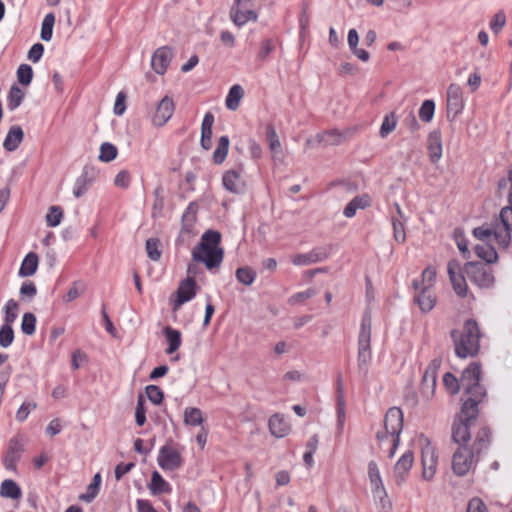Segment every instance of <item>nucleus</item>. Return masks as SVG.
Here are the masks:
<instances>
[{
  "mask_svg": "<svg viewBox=\"0 0 512 512\" xmlns=\"http://www.w3.org/2000/svg\"><path fill=\"white\" fill-rule=\"evenodd\" d=\"M480 376L481 367L477 363H471L461 376L462 388L468 397L456 419L473 425L479 414L478 405L483 403L487 396L485 387L480 384Z\"/></svg>",
  "mask_w": 512,
  "mask_h": 512,
  "instance_id": "f257e3e1",
  "label": "nucleus"
},
{
  "mask_svg": "<svg viewBox=\"0 0 512 512\" xmlns=\"http://www.w3.org/2000/svg\"><path fill=\"white\" fill-rule=\"evenodd\" d=\"M491 443V430L487 426L479 428L472 444H460L452 455V471L457 476H466L474 470L481 456Z\"/></svg>",
  "mask_w": 512,
  "mask_h": 512,
  "instance_id": "f03ea898",
  "label": "nucleus"
},
{
  "mask_svg": "<svg viewBox=\"0 0 512 512\" xmlns=\"http://www.w3.org/2000/svg\"><path fill=\"white\" fill-rule=\"evenodd\" d=\"M508 181L510 183L508 202L509 205L502 208L497 219L490 223H484L473 229L472 234L482 240L496 239L500 243H507L511 240L512 233V165L508 170Z\"/></svg>",
  "mask_w": 512,
  "mask_h": 512,
  "instance_id": "7ed1b4c3",
  "label": "nucleus"
},
{
  "mask_svg": "<svg viewBox=\"0 0 512 512\" xmlns=\"http://www.w3.org/2000/svg\"><path fill=\"white\" fill-rule=\"evenodd\" d=\"M403 429V413L398 407L390 408L384 417L382 430H378L376 438L379 448L393 458L400 442V434Z\"/></svg>",
  "mask_w": 512,
  "mask_h": 512,
  "instance_id": "20e7f679",
  "label": "nucleus"
},
{
  "mask_svg": "<svg viewBox=\"0 0 512 512\" xmlns=\"http://www.w3.org/2000/svg\"><path fill=\"white\" fill-rule=\"evenodd\" d=\"M220 242L221 234L218 231H206L201 236L200 242L192 249V259L195 262L203 263L208 270L218 268L224 258Z\"/></svg>",
  "mask_w": 512,
  "mask_h": 512,
  "instance_id": "39448f33",
  "label": "nucleus"
},
{
  "mask_svg": "<svg viewBox=\"0 0 512 512\" xmlns=\"http://www.w3.org/2000/svg\"><path fill=\"white\" fill-rule=\"evenodd\" d=\"M451 338L454 342L455 353L460 358L475 356L479 352L480 330L478 323L469 319L465 321L462 329L451 331Z\"/></svg>",
  "mask_w": 512,
  "mask_h": 512,
  "instance_id": "423d86ee",
  "label": "nucleus"
},
{
  "mask_svg": "<svg viewBox=\"0 0 512 512\" xmlns=\"http://www.w3.org/2000/svg\"><path fill=\"white\" fill-rule=\"evenodd\" d=\"M421 449V476L425 481H432L435 477L438 467L439 455L436 446L424 435L419 437Z\"/></svg>",
  "mask_w": 512,
  "mask_h": 512,
  "instance_id": "0eeeda50",
  "label": "nucleus"
},
{
  "mask_svg": "<svg viewBox=\"0 0 512 512\" xmlns=\"http://www.w3.org/2000/svg\"><path fill=\"white\" fill-rule=\"evenodd\" d=\"M371 311L366 309L361 318L360 331L358 335V360L366 363L371 359Z\"/></svg>",
  "mask_w": 512,
  "mask_h": 512,
  "instance_id": "6e6552de",
  "label": "nucleus"
},
{
  "mask_svg": "<svg viewBox=\"0 0 512 512\" xmlns=\"http://www.w3.org/2000/svg\"><path fill=\"white\" fill-rule=\"evenodd\" d=\"M229 16L238 27L244 26L248 22H256L258 19L257 12L252 8L251 0H234Z\"/></svg>",
  "mask_w": 512,
  "mask_h": 512,
  "instance_id": "1a4fd4ad",
  "label": "nucleus"
},
{
  "mask_svg": "<svg viewBox=\"0 0 512 512\" xmlns=\"http://www.w3.org/2000/svg\"><path fill=\"white\" fill-rule=\"evenodd\" d=\"M464 272L471 282L481 288L492 285L494 281L493 272L486 264L479 262H468L464 266Z\"/></svg>",
  "mask_w": 512,
  "mask_h": 512,
  "instance_id": "9d476101",
  "label": "nucleus"
},
{
  "mask_svg": "<svg viewBox=\"0 0 512 512\" xmlns=\"http://www.w3.org/2000/svg\"><path fill=\"white\" fill-rule=\"evenodd\" d=\"M157 462L163 470L174 471L182 466L183 458L176 447L165 445L159 450Z\"/></svg>",
  "mask_w": 512,
  "mask_h": 512,
  "instance_id": "9b49d317",
  "label": "nucleus"
},
{
  "mask_svg": "<svg viewBox=\"0 0 512 512\" xmlns=\"http://www.w3.org/2000/svg\"><path fill=\"white\" fill-rule=\"evenodd\" d=\"M465 106L462 88L452 83L447 88L446 95V107L448 116L452 115L455 119L460 113H462Z\"/></svg>",
  "mask_w": 512,
  "mask_h": 512,
  "instance_id": "f8f14e48",
  "label": "nucleus"
},
{
  "mask_svg": "<svg viewBox=\"0 0 512 512\" xmlns=\"http://www.w3.org/2000/svg\"><path fill=\"white\" fill-rule=\"evenodd\" d=\"M461 264L456 260H451L448 263V275L453 287V290L459 297H465L468 292L466 279L463 275Z\"/></svg>",
  "mask_w": 512,
  "mask_h": 512,
  "instance_id": "ddd939ff",
  "label": "nucleus"
},
{
  "mask_svg": "<svg viewBox=\"0 0 512 512\" xmlns=\"http://www.w3.org/2000/svg\"><path fill=\"white\" fill-rule=\"evenodd\" d=\"M197 283L194 277L188 276L182 280L176 291V299L173 302V310H178L184 303L192 300L197 293Z\"/></svg>",
  "mask_w": 512,
  "mask_h": 512,
  "instance_id": "4468645a",
  "label": "nucleus"
},
{
  "mask_svg": "<svg viewBox=\"0 0 512 512\" xmlns=\"http://www.w3.org/2000/svg\"><path fill=\"white\" fill-rule=\"evenodd\" d=\"M175 111V103L170 96L163 97L156 107L152 116V124L156 127L164 126L172 117Z\"/></svg>",
  "mask_w": 512,
  "mask_h": 512,
  "instance_id": "2eb2a0df",
  "label": "nucleus"
},
{
  "mask_svg": "<svg viewBox=\"0 0 512 512\" xmlns=\"http://www.w3.org/2000/svg\"><path fill=\"white\" fill-rule=\"evenodd\" d=\"M477 240L483 242V244H478L475 247L476 255L483 259L486 263L491 264L497 261L498 254L494 245H498L500 247H507L510 243V240L507 243H500L496 239L482 240L478 237H475Z\"/></svg>",
  "mask_w": 512,
  "mask_h": 512,
  "instance_id": "dca6fc26",
  "label": "nucleus"
},
{
  "mask_svg": "<svg viewBox=\"0 0 512 512\" xmlns=\"http://www.w3.org/2000/svg\"><path fill=\"white\" fill-rule=\"evenodd\" d=\"M23 451L24 444L21 437L15 436L9 440L8 448L3 459V464L6 469L14 470L16 468Z\"/></svg>",
  "mask_w": 512,
  "mask_h": 512,
  "instance_id": "f3484780",
  "label": "nucleus"
},
{
  "mask_svg": "<svg viewBox=\"0 0 512 512\" xmlns=\"http://www.w3.org/2000/svg\"><path fill=\"white\" fill-rule=\"evenodd\" d=\"M414 463V454L411 450L404 452L394 465V478L397 485H402Z\"/></svg>",
  "mask_w": 512,
  "mask_h": 512,
  "instance_id": "a211bd4d",
  "label": "nucleus"
},
{
  "mask_svg": "<svg viewBox=\"0 0 512 512\" xmlns=\"http://www.w3.org/2000/svg\"><path fill=\"white\" fill-rule=\"evenodd\" d=\"M222 183L226 190L231 193L238 194L245 188L243 179V169H231L226 171L222 177Z\"/></svg>",
  "mask_w": 512,
  "mask_h": 512,
  "instance_id": "6ab92c4d",
  "label": "nucleus"
},
{
  "mask_svg": "<svg viewBox=\"0 0 512 512\" xmlns=\"http://www.w3.org/2000/svg\"><path fill=\"white\" fill-rule=\"evenodd\" d=\"M438 367L439 365L436 361H432L424 371L421 382V392L427 399L432 397L434 394Z\"/></svg>",
  "mask_w": 512,
  "mask_h": 512,
  "instance_id": "aec40b11",
  "label": "nucleus"
},
{
  "mask_svg": "<svg viewBox=\"0 0 512 512\" xmlns=\"http://www.w3.org/2000/svg\"><path fill=\"white\" fill-rule=\"evenodd\" d=\"M171 59L172 52L170 48L166 46L160 47L152 55L151 66L157 74L163 75L170 64Z\"/></svg>",
  "mask_w": 512,
  "mask_h": 512,
  "instance_id": "412c9836",
  "label": "nucleus"
},
{
  "mask_svg": "<svg viewBox=\"0 0 512 512\" xmlns=\"http://www.w3.org/2000/svg\"><path fill=\"white\" fill-rule=\"evenodd\" d=\"M196 221V212L192 209V204H190L182 216V225L179 235L182 240L192 238L196 235Z\"/></svg>",
  "mask_w": 512,
  "mask_h": 512,
  "instance_id": "4be33fe9",
  "label": "nucleus"
},
{
  "mask_svg": "<svg viewBox=\"0 0 512 512\" xmlns=\"http://www.w3.org/2000/svg\"><path fill=\"white\" fill-rule=\"evenodd\" d=\"M473 426L471 423H466L464 421H461L459 419H455L453 425H452V440L455 442L458 446L460 444H469V441L471 439V432L470 428Z\"/></svg>",
  "mask_w": 512,
  "mask_h": 512,
  "instance_id": "5701e85b",
  "label": "nucleus"
},
{
  "mask_svg": "<svg viewBox=\"0 0 512 512\" xmlns=\"http://www.w3.org/2000/svg\"><path fill=\"white\" fill-rule=\"evenodd\" d=\"M428 153L432 163H437L442 157V135L439 130H434L428 135Z\"/></svg>",
  "mask_w": 512,
  "mask_h": 512,
  "instance_id": "b1692460",
  "label": "nucleus"
},
{
  "mask_svg": "<svg viewBox=\"0 0 512 512\" xmlns=\"http://www.w3.org/2000/svg\"><path fill=\"white\" fill-rule=\"evenodd\" d=\"M269 431L277 438L285 437L289 434L291 426L281 414H274L268 422Z\"/></svg>",
  "mask_w": 512,
  "mask_h": 512,
  "instance_id": "393cba45",
  "label": "nucleus"
},
{
  "mask_svg": "<svg viewBox=\"0 0 512 512\" xmlns=\"http://www.w3.org/2000/svg\"><path fill=\"white\" fill-rule=\"evenodd\" d=\"M327 258V254L321 249H314L308 253L292 256L291 262L296 266L317 263Z\"/></svg>",
  "mask_w": 512,
  "mask_h": 512,
  "instance_id": "a878e982",
  "label": "nucleus"
},
{
  "mask_svg": "<svg viewBox=\"0 0 512 512\" xmlns=\"http://www.w3.org/2000/svg\"><path fill=\"white\" fill-rule=\"evenodd\" d=\"M437 277L436 269L432 266L427 267L419 279L413 280L415 290H432Z\"/></svg>",
  "mask_w": 512,
  "mask_h": 512,
  "instance_id": "bb28decb",
  "label": "nucleus"
},
{
  "mask_svg": "<svg viewBox=\"0 0 512 512\" xmlns=\"http://www.w3.org/2000/svg\"><path fill=\"white\" fill-rule=\"evenodd\" d=\"M371 205V197L368 194H362L354 197L344 208L343 214L347 218L355 216L357 210L365 209Z\"/></svg>",
  "mask_w": 512,
  "mask_h": 512,
  "instance_id": "cd10ccee",
  "label": "nucleus"
},
{
  "mask_svg": "<svg viewBox=\"0 0 512 512\" xmlns=\"http://www.w3.org/2000/svg\"><path fill=\"white\" fill-rule=\"evenodd\" d=\"M163 334L168 344L165 352L168 355H172L180 348L182 344L181 332L177 329L167 326L164 328Z\"/></svg>",
  "mask_w": 512,
  "mask_h": 512,
  "instance_id": "c85d7f7f",
  "label": "nucleus"
},
{
  "mask_svg": "<svg viewBox=\"0 0 512 512\" xmlns=\"http://www.w3.org/2000/svg\"><path fill=\"white\" fill-rule=\"evenodd\" d=\"M415 301L422 312L431 311L436 304V296L432 290H416Z\"/></svg>",
  "mask_w": 512,
  "mask_h": 512,
  "instance_id": "c756f323",
  "label": "nucleus"
},
{
  "mask_svg": "<svg viewBox=\"0 0 512 512\" xmlns=\"http://www.w3.org/2000/svg\"><path fill=\"white\" fill-rule=\"evenodd\" d=\"M23 136H24V134H23V130L21 129V127H19V126L11 127L4 139L3 147L7 151L16 150L19 147L20 143L22 142Z\"/></svg>",
  "mask_w": 512,
  "mask_h": 512,
  "instance_id": "7c9ffc66",
  "label": "nucleus"
},
{
  "mask_svg": "<svg viewBox=\"0 0 512 512\" xmlns=\"http://www.w3.org/2000/svg\"><path fill=\"white\" fill-rule=\"evenodd\" d=\"M39 259L36 253L30 252L28 253L25 258L23 259L20 269H19V276L21 277H27L32 276L36 273L38 268Z\"/></svg>",
  "mask_w": 512,
  "mask_h": 512,
  "instance_id": "2f4dec72",
  "label": "nucleus"
},
{
  "mask_svg": "<svg viewBox=\"0 0 512 512\" xmlns=\"http://www.w3.org/2000/svg\"><path fill=\"white\" fill-rule=\"evenodd\" d=\"M148 487L153 495L171 492L170 484L157 471L152 473L151 481Z\"/></svg>",
  "mask_w": 512,
  "mask_h": 512,
  "instance_id": "473e14b6",
  "label": "nucleus"
},
{
  "mask_svg": "<svg viewBox=\"0 0 512 512\" xmlns=\"http://www.w3.org/2000/svg\"><path fill=\"white\" fill-rule=\"evenodd\" d=\"M183 422L187 426H202L205 422V416L201 409L197 407H187L184 410Z\"/></svg>",
  "mask_w": 512,
  "mask_h": 512,
  "instance_id": "72a5a7b5",
  "label": "nucleus"
},
{
  "mask_svg": "<svg viewBox=\"0 0 512 512\" xmlns=\"http://www.w3.org/2000/svg\"><path fill=\"white\" fill-rule=\"evenodd\" d=\"M347 41H348V45H349L351 51L358 59H360L363 62H367L369 60L370 54L366 50L359 49L357 47L358 41H359V36L355 29L349 30Z\"/></svg>",
  "mask_w": 512,
  "mask_h": 512,
  "instance_id": "f704fd0d",
  "label": "nucleus"
},
{
  "mask_svg": "<svg viewBox=\"0 0 512 512\" xmlns=\"http://www.w3.org/2000/svg\"><path fill=\"white\" fill-rule=\"evenodd\" d=\"M243 96V88L238 84L233 85L230 88L225 100L226 107L230 110L235 111L239 107L240 101L243 98Z\"/></svg>",
  "mask_w": 512,
  "mask_h": 512,
  "instance_id": "c9c22d12",
  "label": "nucleus"
},
{
  "mask_svg": "<svg viewBox=\"0 0 512 512\" xmlns=\"http://www.w3.org/2000/svg\"><path fill=\"white\" fill-rule=\"evenodd\" d=\"M25 98V91L20 87L13 85L7 96V108L10 111L17 109Z\"/></svg>",
  "mask_w": 512,
  "mask_h": 512,
  "instance_id": "e433bc0d",
  "label": "nucleus"
},
{
  "mask_svg": "<svg viewBox=\"0 0 512 512\" xmlns=\"http://www.w3.org/2000/svg\"><path fill=\"white\" fill-rule=\"evenodd\" d=\"M0 495L5 498L19 499L22 492L15 481L6 479L1 483Z\"/></svg>",
  "mask_w": 512,
  "mask_h": 512,
  "instance_id": "4c0bfd02",
  "label": "nucleus"
},
{
  "mask_svg": "<svg viewBox=\"0 0 512 512\" xmlns=\"http://www.w3.org/2000/svg\"><path fill=\"white\" fill-rule=\"evenodd\" d=\"M368 476L372 485L373 492L377 493L379 491H384L380 470L374 461H371L368 464Z\"/></svg>",
  "mask_w": 512,
  "mask_h": 512,
  "instance_id": "58836bf2",
  "label": "nucleus"
},
{
  "mask_svg": "<svg viewBox=\"0 0 512 512\" xmlns=\"http://www.w3.org/2000/svg\"><path fill=\"white\" fill-rule=\"evenodd\" d=\"M229 138L227 136L220 137L217 147L213 152V161L215 164H222L228 154Z\"/></svg>",
  "mask_w": 512,
  "mask_h": 512,
  "instance_id": "ea45409f",
  "label": "nucleus"
},
{
  "mask_svg": "<svg viewBox=\"0 0 512 512\" xmlns=\"http://www.w3.org/2000/svg\"><path fill=\"white\" fill-rule=\"evenodd\" d=\"M92 179L87 174L79 176L73 187V194L76 198L82 197L91 187Z\"/></svg>",
  "mask_w": 512,
  "mask_h": 512,
  "instance_id": "a19ab883",
  "label": "nucleus"
},
{
  "mask_svg": "<svg viewBox=\"0 0 512 512\" xmlns=\"http://www.w3.org/2000/svg\"><path fill=\"white\" fill-rule=\"evenodd\" d=\"M236 279L245 286H250L256 279V272L248 266L240 267L235 273Z\"/></svg>",
  "mask_w": 512,
  "mask_h": 512,
  "instance_id": "79ce46f5",
  "label": "nucleus"
},
{
  "mask_svg": "<svg viewBox=\"0 0 512 512\" xmlns=\"http://www.w3.org/2000/svg\"><path fill=\"white\" fill-rule=\"evenodd\" d=\"M55 23V16L52 13L45 15L42 25L40 37L44 41H50L53 35V27Z\"/></svg>",
  "mask_w": 512,
  "mask_h": 512,
  "instance_id": "37998d69",
  "label": "nucleus"
},
{
  "mask_svg": "<svg viewBox=\"0 0 512 512\" xmlns=\"http://www.w3.org/2000/svg\"><path fill=\"white\" fill-rule=\"evenodd\" d=\"M397 125V116L394 112L387 114L380 127L379 134L382 138H386L391 132H393Z\"/></svg>",
  "mask_w": 512,
  "mask_h": 512,
  "instance_id": "c03bdc74",
  "label": "nucleus"
},
{
  "mask_svg": "<svg viewBox=\"0 0 512 512\" xmlns=\"http://www.w3.org/2000/svg\"><path fill=\"white\" fill-rule=\"evenodd\" d=\"M101 484V475L95 474L92 482L87 487V492L80 496V499L86 502H91L98 494L99 487Z\"/></svg>",
  "mask_w": 512,
  "mask_h": 512,
  "instance_id": "a18cd8bd",
  "label": "nucleus"
},
{
  "mask_svg": "<svg viewBox=\"0 0 512 512\" xmlns=\"http://www.w3.org/2000/svg\"><path fill=\"white\" fill-rule=\"evenodd\" d=\"M118 155L117 147L109 142H105L100 147L99 160L102 162H110Z\"/></svg>",
  "mask_w": 512,
  "mask_h": 512,
  "instance_id": "49530a36",
  "label": "nucleus"
},
{
  "mask_svg": "<svg viewBox=\"0 0 512 512\" xmlns=\"http://www.w3.org/2000/svg\"><path fill=\"white\" fill-rule=\"evenodd\" d=\"M18 303L14 299L6 302L4 307V323L12 325L18 316Z\"/></svg>",
  "mask_w": 512,
  "mask_h": 512,
  "instance_id": "de8ad7c7",
  "label": "nucleus"
},
{
  "mask_svg": "<svg viewBox=\"0 0 512 512\" xmlns=\"http://www.w3.org/2000/svg\"><path fill=\"white\" fill-rule=\"evenodd\" d=\"M146 252L152 261H158L161 258L160 240L158 238H149L146 241Z\"/></svg>",
  "mask_w": 512,
  "mask_h": 512,
  "instance_id": "09e8293b",
  "label": "nucleus"
},
{
  "mask_svg": "<svg viewBox=\"0 0 512 512\" xmlns=\"http://www.w3.org/2000/svg\"><path fill=\"white\" fill-rule=\"evenodd\" d=\"M33 79V69L28 64H21L17 69V80L20 84L28 86Z\"/></svg>",
  "mask_w": 512,
  "mask_h": 512,
  "instance_id": "8fccbe9b",
  "label": "nucleus"
},
{
  "mask_svg": "<svg viewBox=\"0 0 512 512\" xmlns=\"http://www.w3.org/2000/svg\"><path fill=\"white\" fill-rule=\"evenodd\" d=\"M14 341V331L12 325L4 323L0 328V346L9 347Z\"/></svg>",
  "mask_w": 512,
  "mask_h": 512,
  "instance_id": "3c124183",
  "label": "nucleus"
},
{
  "mask_svg": "<svg viewBox=\"0 0 512 512\" xmlns=\"http://www.w3.org/2000/svg\"><path fill=\"white\" fill-rule=\"evenodd\" d=\"M435 112V103L433 100H425L420 109L419 117L423 122H430L433 119Z\"/></svg>",
  "mask_w": 512,
  "mask_h": 512,
  "instance_id": "603ef678",
  "label": "nucleus"
},
{
  "mask_svg": "<svg viewBox=\"0 0 512 512\" xmlns=\"http://www.w3.org/2000/svg\"><path fill=\"white\" fill-rule=\"evenodd\" d=\"M443 384L445 386V388L447 389V391L454 395V394H457L459 392V389H460V386H462L461 384V379L458 380L452 373L450 372H447L444 376H443Z\"/></svg>",
  "mask_w": 512,
  "mask_h": 512,
  "instance_id": "864d4df0",
  "label": "nucleus"
},
{
  "mask_svg": "<svg viewBox=\"0 0 512 512\" xmlns=\"http://www.w3.org/2000/svg\"><path fill=\"white\" fill-rule=\"evenodd\" d=\"M63 218V211L59 206H52L50 207L47 215H46V222L49 227H56L58 226Z\"/></svg>",
  "mask_w": 512,
  "mask_h": 512,
  "instance_id": "5fc2aeb1",
  "label": "nucleus"
},
{
  "mask_svg": "<svg viewBox=\"0 0 512 512\" xmlns=\"http://www.w3.org/2000/svg\"><path fill=\"white\" fill-rule=\"evenodd\" d=\"M36 329V317L32 313H25L22 317L21 330L26 335L34 334Z\"/></svg>",
  "mask_w": 512,
  "mask_h": 512,
  "instance_id": "6e6d98bb",
  "label": "nucleus"
},
{
  "mask_svg": "<svg viewBox=\"0 0 512 512\" xmlns=\"http://www.w3.org/2000/svg\"><path fill=\"white\" fill-rule=\"evenodd\" d=\"M148 399L155 405L162 403L164 399V393L162 389L156 385H148L145 388Z\"/></svg>",
  "mask_w": 512,
  "mask_h": 512,
  "instance_id": "4d7b16f0",
  "label": "nucleus"
},
{
  "mask_svg": "<svg viewBox=\"0 0 512 512\" xmlns=\"http://www.w3.org/2000/svg\"><path fill=\"white\" fill-rule=\"evenodd\" d=\"M506 25V15L504 11H498L490 21V29L493 33L498 34Z\"/></svg>",
  "mask_w": 512,
  "mask_h": 512,
  "instance_id": "13d9d810",
  "label": "nucleus"
},
{
  "mask_svg": "<svg viewBox=\"0 0 512 512\" xmlns=\"http://www.w3.org/2000/svg\"><path fill=\"white\" fill-rule=\"evenodd\" d=\"M135 421L138 426H143L146 422L145 401L142 395H140L137 400L135 409Z\"/></svg>",
  "mask_w": 512,
  "mask_h": 512,
  "instance_id": "bf43d9fd",
  "label": "nucleus"
},
{
  "mask_svg": "<svg viewBox=\"0 0 512 512\" xmlns=\"http://www.w3.org/2000/svg\"><path fill=\"white\" fill-rule=\"evenodd\" d=\"M319 143H323L324 145H333L337 144L340 139V134L336 131H326L317 135Z\"/></svg>",
  "mask_w": 512,
  "mask_h": 512,
  "instance_id": "052dcab7",
  "label": "nucleus"
},
{
  "mask_svg": "<svg viewBox=\"0 0 512 512\" xmlns=\"http://www.w3.org/2000/svg\"><path fill=\"white\" fill-rule=\"evenodd\" d=\"M266 137H267L269 148L272 152H276L277 150L280 149L281 144H280L279 137H278L274 127L268 126L266 128Z\"/></svg>",
  "mask_w": 512,
  "mask_h": 512,
  "instance_id": "680f3d73",
  "label": "nucleus"
},
{
  "mask_svg": "<svg viewBox=\"0 0 512 512\" xmlns=\"http://www.w3.org/2000/svg\"><path fill=\"white\" fill-rule=\"evenodd\" d=\"M37 294V288L34 282L25 281L20 288V297L21 299L31 300Z\"/></svg>",
  "mask_w": 512,
  "mask_h": 512,
  "instance_id": "e2e57ef3",
  "label": "nucleus"
},
{
  "mask_svg": "<svg viewBox=\"0 0 512 512\" xmlns=\"http://www.w3.org/2000/svg\"><path fill=\"white\" fill-rule=\"evenodd\" d=\"M275 45L272 39H265L261 42L257 57L259 60L264 61L269 54L274 50Z\"/></svg>",
  "mask_w": 512,
  "mask_h": 512,
  "instance_id": "0e129e2a",
  "label": "nucleus"
},
{
  "mask_svg": "<svg viewBox=\"0 0 512 512\" xmlns=\"http://www.w3.org/2000/svg\"><path fill=\"white\" fill-rule=\"evenodd\" d=\"M36 409V403H32V402H24L18 409L17 413H16V418L18 421L20 422H23L25 421L30 412L32 410Z\"/></svg>",
  "mask_w": 512,
  "mask_h": 512,
  "instance_id": "69168bd1",
  "label": "nucleus"
},
{
  "mask_svg": "<svg viewBox=\"0 0 512 512\" xmlns=\"http://www.w3.org/2000/svg\"><path fill=\"white\" fill-rule=\"evenodd\" d=\"M392 225L395 240L399 243H404L406 240V234L403 223L401 221L393 219Z\"/></svg>",
  "mask_w": 512,
  "mask_h": 512,
  "instance_id": "338daca9",
  "label": "nucleus"
},
{
  "mask_svg": "<svg viewBox=\"0 0 512 512\" xmlns=\"http://www.w3.org/2000/svg\"><path fill=\"white\" fill-rule=\"evenodd\" d=\"M467 512H487V507L480 498H473L468 503Z\"/></svg>",
  "mask_w": 512,
  "mask_h": 512,
  "instance_id": "774afa93",
  "label": "nucleus"
}]
</instances>
